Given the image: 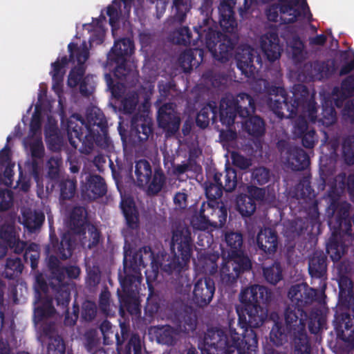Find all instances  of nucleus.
<instances>
[{"mask_svg": "<svg viewBox=\"0 0 354 354\" xmlns=\"http://www.w3.org/2000/svg\"><path fill=\"white\" fill-rule=\"evenodd\" d=\"M292 95L281 86H272L268 88L269 95L268 105L273 113L280 119L293 118L301 111L307 113L309 120L315 122L317 120L322 125L328 127L337 120L336 111L331 105L323 104L322 112L317 120V102L314 96L310 97L308 87L304 84H295Z\"/></svg>", "mask_w": 354, "mask_h": 354, "instance_id": "f257e3e1", "label": "nucleus"}, {"mask_svg": "<svg viewBox=\"0 0 354 354\" xmlns=\"http://www.w3.org/2000/svg\"><path fill=\"white\" fill-rule=\"evenodd\" d=\"M212 6L213 0H202L200 11L203 17L194 27L197 35L196 39H192L189 28L184 26L178 31V43L185 46H196L200 41L206 46L214 59L225 63L232 57L237 38H232L218 30L217 24L212 17Z\"/></svg>", "mask_w": 354, "mask_h": 354, "instance_id": "f03ea898", "label": "nucleus"}, {"mask_svg": "<svg viewBox=\"0 0 354 354\" xmlns=\"http://www.w3.org/2000/svg\"><path fill=\"white\" fill-rule=\"evenodd\" d=\"M66 131L70 145L81 153L89 154L95 145L103 149L109 145L106 119L96 107L87 109L86 120L78 113L73 114L67 120Z\"/></svg>", "mask_w": 354, "mask_h": 354, "instance_id": "7ed1b4c3", "label": "nucleus"}, {"mask_svg": "<svg viewBox=\"0 0 354 354\" xmlns=\"http://www.w3.org/2000/svg\"><path fill=\"white\" fill-rule=\"evenodd\" d=\"M195 248L191 231L178 225L171 230L169 248L172 256H163L160 262L161 270L171 275L180 293H188L192 288L190 279L184 272L189 268Z\"/></svg>", "mask_w": 354, "mask_h": 354, "instance_id": "20e7f679", "label": "nucleus"}, {"mask_svg": "<svg viewBox=\"0 0 354 354\" xmlns=\"http://www.w3.org/2000/svg\"><path fill=\"white\" fill-rule=\"evenodd\" d=\"M271 290L260 285H252L241 290L239 300L241 307L236 308L238 324L243 329L242 337L246 332L252 330L257 340L258 337L254 328L261 327L268 317V311L261 304H268L272 299Z\"/></svg>", "mask_w": 354, "mask_h": 354, "instance_id": "39448f33", "label": "nucleus"}, {"mask_svg": "<svg viewBox=\"0 0 354 354\" xmlns=\"http://www.w3.org/2000/svg\"><path fill=\"white\" fill-rule=\"evenodd\" d=\"M224 241L227 254L220 268V281L224 288H232L239 278L250 272L252 263L244 253L243 236L241 232L227 231Z\"/></svg>", "mask_w": 354, "mask_h": 354, "instance_id": "423d86ee", "label": "nucleus"}, {"mask_svg": "<svg viewBox=\"0 0 354 354\" xmlns=\"http://www.w3.org/2000/svg\"><path fill=\"white\" fill-rule=\"evenodd\" d=\"M326 284L321 290L309 287L306 283L292 286L288 291V297L291 304H288L284 312L285 323L293 334L306 331L308 314L304 307L317 301L321 303L324 297Z\"/></svg>", "mask_w": 354, "mask_h": 354, "instance_id": "0eeeda50", "label": "nucleus"}, {"mask_svg": "<svg viewBox=\"0 0 354 354\" xmlns=\"http://www.w3.org/2000/svg\"><path fill=\"white\" fill-rule=\"evenodd\" d=\"M141 273L137 261V257L133 256L128 261L124 256L123 261V274H119L122 292L118 290L120 303V313L127 311L131 315L140 314V303L136 296L138 286L141 282Z\"/></svg>", "mask_w": 354, "mask_h": 354, "instance_id": "6e6552de", "label": "nucleus"}, {"mask_svg": "<svg viewBox=\"0 0 354 354\" xmlns=\"http://www.w3.org/2000/svg\"><path fill=\"white\" fill-rule=\"evenodd\" d=\"M230 330L231 335L229 336L225 329L216 326L208 328L204 334L203 347L201 349L214 354H237L238 351L248 346L245 340L248 342V338L245 337L254 335L252 330H249L240 338L235 330L230 328Z\"/></svg>", "mask_w": 354, "mask_h": 354, "instance_id": "1a4fd4ad", "label": "nucleus"}, {"mask_svg": "<svg viewBox=\"0 0 354 354\" xmlns=\"http://www.w3.org/2000/svg\"><path fill=\"white\" fill-rule=\"evenodd\" d=\"M171 320L176 328L169 325L162 326L157 335L158 343L174 346L180 332L189 334L193 333L197 326V316L194 309L188 306H181L171 315Z\"/></svg>", "mask_w": 354, "mask_h": 354, "instance_id": "9d476101", "label": "nucleus"}, {"mask_svg": "<svg viewBox=\"0 0 354 354\" xmlns=\"http://www.w3.org/2000/svg\"><path fill=\"white\" fill-rule=\"evenodd\" d=\"M133 51V41L130 38L124 37L114 42L107 55L108 60L115 64L114 76L127 84H133L138 77V72L133 69L132 64L127 59Z\"/></svg>", "mask_w": 354, "mask_h": 354, "instance_id": "9b49d317", "label": "nucleus"}, {"mask_svg": "<svg viewBox=\"0 0 354 354\" xmlns=\"http://www.w3.org/2000/svg\"><path fill=\"white\" fill-rule=\"evenodd\" d=\"M255 102L248 93H240L236 97L226 95L220 101L219 120L221 124L227 127L233 126L238 115L244 119L254 113Z\"/></svg>", "mask_w": 354, "mask_h": 354, "instance_id": "f8f14e48", "label": "nucleus"}, {"mask_svg": "<svg viewBox=\"0 0 354 354\" xmlns=\"http://www.w3.org/2000/svg\"><path fill=\"white\" fill-rule=\"evenodd\" d=\"M100 330L103 335L104 344H111L115 339L118 354H142V341L138 333H133L122 350V344L129 336V328L124 324H120V335L115 330L111 323L108 320L102 322Z\"/></svg>", "mask_w": 354, "mask_h": 354, "instance_id": "ddd939ff", "label": "nucleus"}, {"mask_svg": "<svg viewBox=\"0 0 354 354\" xmlns=\"http://www.w3.org/2000/svg\"><path fill=\"white\" fill-rule=\"evenodd\" d=\"M135 176L138 187H146L148 196H157L166 185V176L161 168L153 171L151 163L140 159L135 162Z\"/></svg>", "mask_w": 354, "mask_h": 354, "instance_id": "4468645a", "label": "nucleus"}, {"mask_svg": "<svg viewBox=\"0 0 354 354\" xmlns=\"http://www.w3.org/2000/svg\"><path fill=\"white\" fill-rule=\"evenodd\" d=\"M0 239L4 245L10 248L15 254L24 253V260L26 263L30 261L32 270H35L38 266L39 252V245L31 243L27 245V243L21 241L16 235L15 227L13 225L3 224L0 228Z\"/></svg>", "mask_w": 354, "mask_h": 354, "instance_id": "2eb2a0df", "label": "nucleus"}, {"mask_svg": "<svg viewBox=\"0 0 354 354\" xmlns=\"http://www.w3.org/2000/svg\"><path fill=\"white\" fill-rule=\"evenodd\" d=\"M153 121L148 113H137L131 120L128 142L132 147H140L153 136Z\"/></svg>", "mask_w": 354, "mask_h": 354, "instance_id": "dca6fc26", "label": "nucleus"}, {"mask_svg": "<svg viewBox=\"0 0 354 354\" xmlns=\"http://www.w3.org/2000/svg\"><path fill=\"white\" fill-rule=\"evenodd\" d=\"M53 288L55 290L54 299L58 308L65 313L64 324L68 326L75 325L80 314V306L76 301L73 303V311L69 312L68 305L71 301V287L68 282H57V285H54Z\"/></svg>", "mask_w": 354, "mask_h": 354, "instance_id": "f3484780", "label": "nucleus"}, {"mask_svg": "<svg viewBox=\"0 0 354 354\" xmlns=\"http://www.w3.org/2000/svg\"><path fill=\"white\" fill-rule=\"evenodd\" d=\"M336 71L337 66L334 59L316 60L304 64L299 75H302L304 80L307 82L322 81L329 79Z\"/></svg>", "mask_w": 354, "mask_h": 354, "instance_id": "a211bd4d", "label": "nucleus"}, {"mask_svg": "<svg viewBox=\"0 0 354 354\" xmlns=\"http://www.w3.org/2000/svg\"><path fill=\"white\" fill-rule=\"evenodd\" d=\"M329 208L335 214V222L337 228L343 234L351 236L354 239V214L353 217L350 216L351 205L347 201L339 202L333 200Z\"/></svg>", "mask_w": 354, "mask_h": 354, "instance_id": "6ab92c4d", "label": "nucleus"}, {"mask_svg": "<svg viewBox=\"0 0 354 354\" xmlns=\"http://www.w3.org/2000/svg\"><path fill=\"white\" fill-rule=\"evenodd\" d=\"M280 3L281 20L285 24H292L301 15V10L304 14L308 13V19L310 21L312 14L306 0H278Z\"/></svg>", "mask_w": 354, "mask_h": 354, "instance_id": "aec40b11", "label": "nucleus"}, {"mask_svg": "<svg viewBox=\"0 0 354 354\" xmlns=\"http://www.w3.org/2000/svg\"><path fill=\"white\" fill-rule=\"evenodd\" d=\"M175 109V104L166 103L161 106L158 111V125L169 136L175 135L180 129V118Z\"/></svg>", "mask_w": 354, "mask_h": 354, "instance_id": "412c9836", "label": "nucleus"}, {"mask_svg": "<svg viewBox=\"0 0 354 354\" xmlns=\"http://www.w3.org/2000/svg\"><path fill=\"white\" fill-rule=\"evenodd\" d=\"M214 281L205 277L196 281L193 290V303L199 308H204L212 301L215 292Z\"/></svg>", "mask_w": 354, "mask_h": 354, "instance_id": "4be33fe9", "label": "nucleus"}, {"mask_svg": "<svg viewBox=\"0 0 354 354\" xmlns=\"http://www.w3.org/2000/svg\"><path fill=\"white\" fill-rule=\"evenodd\" d=\"M47 267L51 278L59 283L64 282L66 275L70 279H76L81 272V270L77 266H62L57 257L53 254L48 256Z\"/></svg>", "mask_w": 354, "mask_h": 354, "instance_id": "5701e85b", "label": "nucleus"}, {"mask_svg": "<svg viewBox=\"0 0 354 354\" xmlns=\"http://www.w3.org/2000/svg\"><path fill=\"white\" fill-rule=\"evenodd\" d=\"M327 256L323 251H315L309 257L308 272L313 279H319V290L322 289L324 284L326 285L327 275Z\"/></svg>", "mask_w": 354, "mask_h": 354, "instance_id": "b1692460", "label": "nucleus"}, {"mask_svg": "<svg viewBox=\"0 0 354 354\" xmlns=\"http://www.w3.org/2000/svg\"><path fill=\"white\" fill-rule=\"evenodd\" d=\"M261 62V59L255 56L254 50L250 47L239 49L235 55L237 68L246 77L254 79L258 69L254 65V59Z\"/></svg>", "mask_w": 354, "mask_h": 354, "instance_id": "393cba45", "label": "nucleus"}, {"mask_svg": "<svg viewBox=\"0 0 354 354\" xmlns=\"http://www.w3.org/2000/svg\"><path fill=\"white\" fill-rule=\"evenodd\" d=\"M41 337L48 338L46 354H65L66 345L63 338L55 333L53 322H44L39 327Z\"/></svg>", "mask_w": 354, "mask_h": 354, "instance_id": "a878e982", "label": "nucleus"}, {"mask_svg": "<svg viewBox=\"0 0 354 354\" xmlns=\"http://www.w3.org/2000/svg\"><path fill=\"white\" fill-rule=\"evenodd\" d=\"M235 0H222L218 6L219 24L223 31L230 34L235 33L237 21L234 10Z\"/></svg>", "mask_w": 354, "mask_h": 354, "instance_id": "bb28decb", "label": "nucleus"}, {"mask_svg": "<svg viewBox=\"0 0 354 354\" xmlns=\"http://www.w3.org/2000/svg\"><path fill=\"white\" fill-rule=\"evenodd\" d=\"M279 244L278 234L275 230L270 227L261 228L256 237L257 249L263 254L273 255Z\"/></svg>", "mask_w": 354, "mask_h": 354, "instance_id": "cd10ccee", "label": "nucleus"}, {"mask_svg": "<svg viewBox=\"0 0 354 354\" xmlns=\"http://www.w3.org/2000/svg\"><path fill=\"white\" fill-rule=\"evenodd\" d=\"M50 243L48 250L51 247V251L56 254L59 259L66 260L69 259L75 248V239L68 232L64 233L60 241L56 236H50Z\"/></svg>", "mask_w": 354, "mask_h": 354, "instance_id": "c85d7f7f", "label": "nucleus"}, {"mask_svg": "<svg viewBox=\"0 0 354 354\" xmlns=\"http://www.w3.org/2000/svg\"><path fill=\"white\" fill-rule=\"evenodd\" d=\"M293 133L301 139L302 145L307 149H313L318 142L314 128L310 127L305 117L299 116L295 121Z\"/></svg>", "mask_w": 354, "mask_h": 354, "instance_id": "c756f323", "label": "nucleus"}, {"mask_svg": "<svg viewBox=\"0 0 354 354\" xmlns=\"http://www.w3.org/2000/svg\"><path fill=\"white\" fill-rule=\"evenodd\" d=\"M82 191L89 199L95 200L106 195L107 186L104 179L97 174H88L86 183L82 186Z\"/></svg>", "mask_w": 354, "mask_h": 354, "instance_id": "7c9ffc66", "label": "nucleus"}, {"mask_svg": "<svg viewBox=\"0 0 354 354\" xmlns=\"http://www.w3.org/2000/svg\"><path fill=\"white\" fill-rule=\"evenodd\" d=\"M261 48L268 60L271 62L279 59L283 50L278 34L274 32H268L261 37Z\"/></svg>", "mask_w": 354, "mask_h": 354, "instance_id": "2f4dec72", "label": "nucleus"}, {"mask_svg": "<svg viewBox=\"0 0 354 354\" xmlns=\"http://www.w3.org/2000/svg\"><path fill=\"white\" fill-rule=\"evenodd\" d=\"M205 50L195 47L187 49L180 54L178 62L185 73H189L194 67L197 68L204 61Z\"/></svg>", "mask_w": 354, "mask_h": 354, "instance_id": "473e14b6", "label": "nucleus"}, {"mask_svg": "<svg viewBox=\"0 0 354 354\" xmlns=\"http://www.w3.org/2000/svg\"><path fill=\"white\" fill-rule=\"evenodd\" d=\"M120 207L128 229L137 230L140 227V214L134 200L131 197L122 198Z\"/></svg>", "mask_w": 354, "mask_h": 354, "instance_id": "72a5a7b5", "label": "nucleus"}, {"mask_svg": "<svg viewBox=\"0 0 354 354\" xmlns=\"http://www.w3.org/2000/svg\"><path fill=\"white\" fill-rule=\"evenodd\" d=\"M86 223V210L81 206H75L70 214L69 227L77 235L85 234Z\"/></svg>", "mask_w": 354, "mask_h": 354, "instance_id": "f704fd0d", "label": "nucleus"}, {"mask_svg": "<svg viewBox=\"0 0 354 354\" xmlns=\"http://www.w3.org/2000/svg\"><path fill=\"white\" fill-rule=\"evenodd\" d=\"M218 114L217 103L215 101H209L200 111L197 113L196 118V124L201 129H205L208 127L210 120L213 122L216 120Z\"/></svg>", "mask_w": 354, "mask_h": 354, "instance_id": "c9c22d12", "label": "nucleus"}, {"mask_svg": "<svg viewBox=\"0 0 354 354\" xmlns=\"http://www.w3.org/2000/svg\"><path fill=\"white\" fill-rule=\"evenodd\" d=\"M223 176L222 173L216 171L211 180L204 183L205 193L207 200L218 201L222 196L223 187L221 178Z\"/></svg>", "mask_w": 354, "mask_h": 354, "instance_id": "e433bc0d", "label": "nucleus"}, {"mask_svg": "<svg viewBox=\"0 0 354 354\" xmlns=\"http://www.w3.org/2000/svg\"><path fill=\"white\" fill-rule=\"evenodd\" d=\"M218 259V253L201 252L198 257L197 266L202 272L213 275L217 272Z\"/></svg>", "mask_w": 354, "mask_h": 354, "instance_id": "4c0bfd02", "label": "nucleus"}, {"mask_svg": "<svg viewBox=\"0 0 354 354\" xmlns=\"http://www.w3.org/2000/svg\"><path fill=\"white\" fill-rule=\"evenodd\" d=\"M248 118L241 122L244 131L254 138H260L266 132V123L264 120L258 115H250Z\"/></svg>", "mask_w": 354, "mask_h": 354, "instance_id": "58836bf2", "label": "nucleus"}, {"mask_svg": "<svg viewBox=\"0 0 354 354\" xmlns=\"http://www.w3.org/2000/svg\"><path fill=\"white\" fill-rule=\"evenodd\" d=\"M293 337V331L289 330L287 326L283 327L282 323L274 321V325L270 333V339L275 346H279L291 340Z\"/></svg>", "mask_w": 354, "mask_h": 354, "instance_id": "ea45409f", "label": "nucleus"}, {"mask_svg": "<svg viewBox=\"0 0 354 354\" xmlns=\"http://www.w3.org/2000/svg\"><path fill=\"white\" fill-rule=\"evenodd\" d=\"M290 164L295 171H304L310 165L308 154L301 147H295L290 150Z\"/></svg>", "mask_w": 354, "mask_h": 354, "instance_id": "a19ab883", "label": "nucleus"}, {"mask_svg": "<svg viewBox=\"0 0 354 354\" xmlns=\"http://www.w3.org/2000/svg\"><path fill=\"white\" fill-rule=\"evenodd\" d=\"M205 83L217 91L226 88L229 77L225 73L216 72L213 70L205 71L202 76Z\"/></svg>", "mask_w": 354, "mask_h": 354, "instance_id": "79ce46f5", "label": "nucleus"}, {"mask_svg": "<svg viewBox=\"0 0 354 354\" xmlns=\"http://www.w3.org/2000/svg\"><path fill=\"white\" fill-rule=\"evenodd\" d=\"M55 313L53 299L48 296L41 298L39 305L35 307L34 319L36 322H41L44 319L53 317Z\"/></svg>", "mask_w": 354, "mask_h": 354, "instance_id": "37998d69", "label": "nucleus"}, {"mask_svg": "<svg viewBox=\"0 0 354 354\" xmlns=\"http://www.w3.org/2000/svg\"><path fill=\"white\" fill-rule=\"evenodd\" d=\"M314 223L315 220L313 218H297L290 222L288 230L293 237L299 236L306 233L310 232L313 230Z\"/></svg>", "mask_w": 354, "mask_h": 354, "instance_id": "c03bdc74", "label": "nucleus"}, {"mask_svg": "<svg viewBox=\"0 0 354 354\" xmlns=\"http://www.w3.org/2000/svg\"><path fill=\"white\" fill-rule=\"evenodd\" d=\"M218 201L213 200L203 202L198 212V219L202 224L203 227L215 223L216 219L212 218L215 208L217 206Z\"/></svg>", "mask_w": 354, "mask_h": 354, "instance_id": "a18cd8bd", "label": "nucleus"}, {"mask_svg": "<svg viewBox=\"0 0 354 354\" xmlns=\"http://www.w3.org/2000/svg\"><path fill=\"white\" fill-rule=\"evenodd\" d=\"M236 209L243 217L252 216L257 209V204L246 194H241L236 197Z\"/></svg>", "mask_w": 354, "mask_h": 354, "instance_id": "49530a36", "label": "nucleus"}, {"mask_svg": "<svg viewBox=\"0 0 354 354\" xmlns=\"http://www.w3.org/2000/svg\"><path fill=\"white\" fill-rule=\"evenodd\" d=\"M68 50L69 52V61L77 62V66H84V63L88 59L89 51L86 47V44H83L82 48H79L77 44L71 42L68 45Z\"/></svg>", "mask_w": 354, "mask_h": 354, "instance_id": "de8ad7c7", "label": "nucleus"}, {"mask_svg": "<svg viewBox=\"0 0 354 354\" xmlns=\"http://www.w3.org/2000/svg\"><path fill=\"white\" fill-rule=\"evenodd\" d=\"M291 342L295 354H311V346L306 331L293 334Z\"/></svg>", "mask_w": 354, "mask_h": 354, "instance_id": "09e8293b", "label": "nucleus"}, {"mask_svg": "<svg viewBox=\"0 0 354 354\" xmlns=\"http://www.w3.org/2000/svg\"><path fill=\"white\" fill-rule=\"evenodd\" d=\"M307 320H308L309 331L315 335L324 328L326 322V317L319 309L311 310Z\"/></svg>", "mask_w": 354, "mask_h": 354, "instance_id": "8fccbe9b", "label": "nucleus"}, {"mask_svg": "<svg viewBox=\"0 0 354 354\" xmlns=\"http://www.w3.org/2000/svg\"><path fill=\"white\" fill-rule=\"evenodd\" d=\"M263 274L266 281L272 285H276L283 279V270L279 262H274L270 266L264 267Z\"/></svg>", "mask_w": 354, "mask_h": 354, "instance_id": "3c124183", "label": "nucleus"}, {"mask_svg": "<svg viewBox=\"0 0 354 354\" xmlns=\"http://www.w3.org/2000/svg\"><path fill=\"white\" fill-rule=\"evenodd\" d=\"M23 270L24 264L20 258H8L3 274L8 279H14L22 273Z\"/></svg>", "mask_w": 354, "mask_h": 354, "instance_id": "603ef678", "label": "nucleus"}, {"mask_svg": "<svg viewBox=\"0 0 354 354\" xmlns=\"http://www.w3.org/2000/svg\"><path fill=\"white\" fill-rule=\"evenodd\" d=\"M326 251L334 262L340 260L344 254V245L341 241H339L337 238L334 235V234L329 239L328 242L327 243Z\"/></svg>", "mask_w": 354, "mask_h": 354, "instance_id": "864d4df0", "label": "nucleus"}, {"mask_svg": "<svg viewBox=\"0 0 354 354\" xmlns=\"http://www.w3.org/2000/svg\"><path fill=\"white\" fill-rule=\"evenodd\" d=\"M24 225L30 232H35L39 229L45 220V216L41 212H35L24 215Z\"/></svg>", "mask_w": 354, "mask_h": 354, "instance_id": "5fc2aeb1", "label": "nucleus"}, {"mask_svg": "<svg viewBox=\"0 0 354 354\" xmlns=\"http://www.w3.org/2000/svg\"><path fill=\"white\" fill-rule=\"evenodd\" d=\"M69 59L66 55L63 56L61 59H57L53 62L51 66L53 70L50 72L53 81L56 82H62L65 74V68L69 62Z\"/></svg>", "mask_w": 354, "mask_h": 354, "instance_id": "6e6d98bb", "label": "nucleus"}, {"mask_svg": "<svg viewBox=\"0 0 354 354\" xmlns=\"http://www.w3.org/2000/svg\"><path fill=\"white\" fill-rule=\"evenodd\" d=\"M342 154L345 163L354 165V133L345 138L342 143Z\"/></svg>", "mask_w": 354, "mask_h": 354, "instance_id": "4d7b16f0", "label": "nucleus"}, {"mask_svg": "<svg viewBox=\"0 0 354 354\" xmlns=\"http://www.w3.org/2000/svg\"><path fill=\"white\" fill-rule=\"evenodd\" d=\"M161 304L162 299L160 297L151 291L147 299L146 305L145 306V315L153 318L158 312Z\"/></svg>", "mask_w": 354, "mask_h": 354, "instance_id": "13d9d810", "label": "nucleus"}, {"mask_svg": "<svg viewBox=\"0 0 354 354\" xmlns=\"http://www.w3.org/2000/svg\"><path fill=\"white\" fill-rule=\"evenodd\" d=\"M270 170L265 167H258L252 169L251 183L254 185H264L270 179Z\"/></svg>", "mask_w": 354, "mask_h": 354, "instance_id": "bf43d9fd", "label": "nucleus"}, {"mask_svg": "<svg viewBox=\"0 0 354 354\" xmlns=\"http://www.w3.org/2000/svg\"><path fill=\"white\" fill-rule=\"evenodd\" d=\"M97 308L94 301L86 300L82 304L80 319L82 322H91L97 315Z\"/></svg>", "mask_w": 354, "mask_h": 354, "instance_id": "052dcab7", "label": "nucleus"}, {"mask_svg": "<svg viewBox=\"0 0 354 354\" xmlns=\"http://www.w3.org/2000/svg\"><path fill=\"white\" fill-rule=\"evenodd\" d=\"M290 47L292 58L295 62H301L306 59L304 44L298 36L292 38Z\"/></svg>", "mask_w": 354, "mask_h": 354, "instance_id": "680f3d73", "label": "nucleus"}, {"mask_svg": "<svg viewBox=\"0 0 354 354\" xmlns=\"http://www.w3.org/2000/svg\"><path fill=\"white\" fill-rule=\"evenodd\" d=\"M339 188L342 190L347 189L351 201L354 203V174H350L346 176V173L342 172L337 176Z\"/></svg>", "mask_w": 354, "mask_h": 354, "instance_id": "e2e57ef3", "label": "nucleus"}, {"mask_svg": "<svg viewBox=\"0 0 354 354\" xmlns=\"http://www.w3.org/2000/svg\"><path fill=\"white\" fill-rule=\"evenodd\" d=\"M173 8L175 10V20L182 23L185 21L186 15L190 9L189 0H174Z\"/></svg>", "mask_w": 354, "mask_h": 354, "instance_id": "0e129e2a", "label": "nucleus"}, {"mask_svg": "<svg viewBox=\"0 0 354 354\" xmlns=\"http://www.w3.org/2000/svg\"><path fill=\"white\" fill-rule=\"evenodd\" d=\"M84 346L87 352L91 354H99L100 350H104L102 348H100L99 339L95 331H86L84 335Z\"/></svg>", "mask_w": 354, "mask_h": 354, "instance_id": "69168bd1", "label": "nucleus"}, {"mask_svg": "<svg viewBox=\"0 0 354 354\" xmlns=\"http://www.w3.org/2000/svg\"><path fill=\"white\" fill-rule=\"evenodd\" d=\"M76 183L77 181L75 180L71 179L60 181L59 186L60 189V198L62 200H70L74 196L76 189Z\"/></svg>", "mask_w": 354, "mask_h": 354, "instance_id": "338daca9", "label": "nucleus"}, {"mask_svg": "<svg viewBox=\"0 0 354 354\" xmlns=\"http://www.w3.org/2000/svg\"><path fill=\"white\" fill-rule=\"evenodd\" d=\"M85 74L84 66H77L72 68L68 77V85L71 88L76 87L84 79Z\"/></svg>", "mask_w": 354, "mask_h": 354, "instance_id": "774afa93", "label": "nucleus"}]
</instances>
